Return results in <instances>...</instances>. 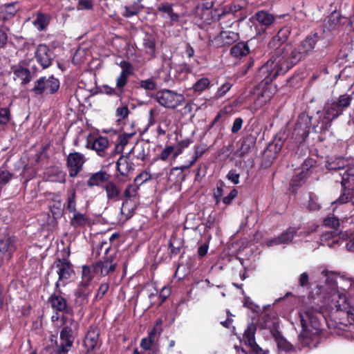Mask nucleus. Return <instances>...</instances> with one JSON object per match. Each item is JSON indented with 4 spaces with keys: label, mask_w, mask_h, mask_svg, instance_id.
I'll return each instance as SVG.
<instances>
[{
    "label": "nucleus",
    "mask_w": 354,
    "mask_h": 354,
    "mask_svg": "<svg viewBox=\"0 0 354 354\" xmlns=\"http://www.w3.org/2000/svg\"><path fill=\"white\" fill-rule=\"evenodd\" d=\"M291 30L290 26H283L268 43V48L274 49L275 51L261 68V74L265 76L264 80L267 83L274 80L277 76L287 73L302 59L308 56L315 47L317 41V34L316 33L307 36L301 41L297 48L289 43L279 48L288 40Z\"/></svg>",
    "instance_id": "1"
},
{
    "label": "nucleus",
    "mask_w": 354,
    "mask_h": 354,
    "mask_svg": "<svg viewBox=\"0 0 354 354\" xmlns=\"http://www.w3.org/2000/svg\"><path fill=\"white\" fill-rule=\"evenodd\" d=\"M333 303L336 317L342 315L333 326V334L351 338L354 330V280L344 272L333 271Z\"/></svg>",
    "instance_id": "2"
},
{
    "label": "nucleus",
    "mask_w": 354,
    "mask_h": 354,
    "mask_svg": "<svg viewBox=\"0 0 354 354\" xmlns=\"http://www.w3.org/2000/svg\"><path fill=\"white\" fill-rule=\"evenodd\" d=\"M302 330L299 337L303 339H313L319 333V323L313 310H306L300 313Z\"/></svg>",
    "instance_id": "3"
},
{
    "label": "nucleus",
    "mask_w": 354,
    "mask_h": 354,
    "mask_svg": "<svg viewBox=\"0 0 354 354\" xmlns=\"http://www.w3.org/2000/svg\"><path fill=\"white\" fill-rule=\"evenodd\" d=\"M52 269L55 270L58 275L57 281L55 283L56 290L59 293H62L60 287L66 286L75 273L73 266L69 261L65 259H58L54 262Z\"/></svg>",
    "instance_id": "4"
},
{
    "label": "nucleus",
    "mask_w": 354,
    "mask_h": 354,
    "mask_svg": "<svg viewBox=\"0 0 354 354\" xmlns=\"http://www.w3.org/2000/svg\"><path fill=\"white\" fill-rule=\"evenodd\" d=\"M139 187L135 184H129L122 194L123 202L120 209L121 214L126 218L131 217L136 208V201L138 199Z\"/></svg>",
    "instance_id": "5"
},
{
    "label": "nucleus",
    "mask_w": 354,
    "mask_h": 354,
    "mask_svg": "<svg viewBox=\"0 0 354 354\" xmlns=\"http://www.w3.org/2000/svg\"><path fill=\"white\" fill-rule=\"evenodd\" d=\"M59 81L53 75L41 77L34 82L31 91L36 95H47L55 93L59 88Z\"/></svg>",
    "instance_id": "6"
},
{
    "label": "nucleus",
    "mask_w": 354,
    "mask_h": 354,
    "mask_svg": "<svg viewBox=\"0 0 354 354\" xmlns=\"http://www.w3.org/2000/svg\"><path fill=\"white\" fill-rule=\"evenodd\" d=\"M333 177L335 178V183H339L344 188L345 192L335 201L338 204L347 203L351 194L349 192L350 184L354 181V171L353 169H348L341 172L339 169L333 168ZM335 203V202H333Z\"/></svg>",
    "instance_id": "7"
},
{
    "label": "nucleus",
    "mask_w": 354,
    "mask_h": 354,
    "mask_svg": "<svg viewBox=\"0 0 354 354\" xmlns=\"http://www.w3.org/2000/svg\"><path fill=\"white\" fill-rule=\"evenodd\" d=\"M78 324L71 318L65 322V326L60 332V344L58 348V354H66L71 348L74 338L72 335L73 330H76Z\"/></svg>",
    "instance_id": "8"
},
{
    "label": "nucleus",
    "mask_w": 354,
    "mask_h": 354,
    "mask_svg": "<svg viewBox=\"0 0 354 354\" xmlns=\"http://www.w3.org/2000/svg\"><path fill=\"white\" fill-rule=\"evenodd\" d=\"M155 99L160 105L167 109H175L184 101L183 95L169 89L158 91Z\"/></svg>",
    "instance_id": "9"
},
{
    "label": "nucleus",
    "mask_w": 354,
    "mask_h": 354,
    "mask_svg": "<svg viewBox=\"0 0 354 354\" xmlns=\"http://www.w3.org/2000/svg\"><path fill=\"white\" fill-rule=\"evenodd\" d=\"M351 235L348 231L344 230V226L341 225L339 220L333 216V245L339 244L349 239L346 244V250L354 252V236L351 237Z\"/></svg>",
    "instance_id": "10"
},
{
    "label": "nucleus",
    "mask_w": 354,
    "mask_h": 354,
    "mask_svg": "<svg viewBox=\"0 0 354 354\" xmlns=\"http://www.w3.org/2000/svg\"><path fill=\"white\" fill-rule=\"evenodd\" d=\"M15 250L14 239L6 232H0V266L11 259Z\"/></svg>",
    "instance_id": "11"
},
{
    "label": "nucleus",
    "mask_w": 354,
    "mask_h": 354,
    "mask_svg": "<svg viewBox=\"0 0 354 354\" xmlns=\"http://www.w3.org/2000/svg\"><path fill=\"white\" fill-rule=\"evenodd\" d=\"M257 328L254 324H250L245 330L243 335V342L253 354H268V351L263 350L255 341Z\"/></svg>",
    "instance_id": "12"
},
{
    "label": "nucleus",
    "mask_w": 354,
    "mask_h": 354,
    "mask_svg": "<svg viewBox=\"0 0 354 354\" xmlns=\"http://www.w3.org/2000/svg\"><path fill=\"white\" fill-rule=\"evenodd\" d=\"M101 342L99 340V330L96 328H90L87 331L84 341V354H97Z\"/></svg>",
    "instance_id": "13"
},
{
    "label": "nucleus",
    "mask_w": 354,
    "mask_h": 354,
    "mask_svg": "<svg viewBox=\"0 0 354 354\" xmlns=\"http://www.w3.org/2000/svg\"><path fill=\"white\" fill-rule=\"evenodd\" d=\"M86 147L95 151L99 156L104 158L109 153L111 145L107 137L100 136L88 140Z\"/></svg>",
    "instance_id": "14"
},
{
    "label": "nucleus",
    "mask_w": 354,
    "mask_h": 354,
    "mask_svg": "<svg viewBox=\"0 0 354 354\" xmlns=\"http://www.w3.org/2000/svg\"><path fill=\"white\" fill-rule=\"evenodd\" d=\"M117 263L112 255L106 257L93 266V271L101 276H106L114 272Z\"/></svg>",
    "instance_id": "15"
},
{
    "label": "nucleus",
    "mask_w": 354,
    "mask_h": 354,
    "mask_svg": "<svg viewBox=\"0 0 354 354\" xmlns=\"http://www.w3.org/2000/svg\"><path fill=\"white\" fill-rule=\"evenodd\" d=\"M85 158L83 154L79 152L69 153L67 158L69 176L72 178L75 177L82 170Z\"/></svg>",
    "instance_id": "16"
},
{
    "label": "nucleus",
    "mask_w": 354,
    "mask_h": 354,
    "mask_svg": "<svg viewBox=\"0 0 354 354\" xmlns=\"http://www.w3.org/2000/svg\"><path fill=\"white\" fill-rule=\"evenodd\" d=\"M35 58L44 68H46L51 65L54 54L46 45L39 44L35 52Z\"/></svg>",
    "instance_id": "17"
},
{
    "label": "nucleus",
    "mask_w": 354,
    "mask_h": 354,
    "mask_svg": "<svg viewBox=\"0 0 354 354\" xmlns=\"http://www.w3.org/2000/svg\"><path fill=\"white\" fill-rule=\"evenodd\" d=\"M259 75L261 78V84L266 86V87L263 88L261 95L257 99L258 103L261 105H263L269 102L272 99V97H273L274 94L276 92V89L275 88H273L272 85H270V84L273 81V80L268 83L266 82V81L264 80L265 76L261 74V69L259 70Z\"/></svg>",
    "instance_id": "18"
},
{
    "label": "nucleus",
    "mask_w": 354,
    "mask_h": 354,
    "mask_svg": "<svg viewBox=\"0 0 354 354\" xmlns=\"http://www.w3.org/2000/svg\"><path fill=\"white\" fill-rule=\"evenodd\" d=\"M106 196L109 201L117 202L122 199L120 187L113 181H108L104 186Z\"/></svg>",
    "instance_id": "19"
},
{
    "label": "nucleus",
    "mask_w": 354,
    "mask_h": 354,
    "mask_svg": "<svg viewBox=\"0 0 354 354\" xmlns=\"http://www.w3.org/2000/svg\"><path fill=\"white\" fill-rule=\"evenodd\" d=\"M351 102V97L348 94H344L339 97L337 101L333 102V118L342 114Z\"/></svg>",
    "instance_id": "20"
},
{
    "label": "nucleus",
    "mask_w": 354,
    "mask_h": 354,
    "mask_svg": "<svg viewBox=\"0 0 354 354\" xmlns=\"http://www.w3.org/2000/svg\"><path fill=\"white\" fill-rule=\"evenodd\" d=\"M254 19L259 24L263 26L266 28L270 27L272 25L276 19L273 14L264 10L257 12L254 15Z\"/></svg>",
    "instance_id": "21"
},
{
    "label": "nucleus",
    "mask_w": 354,
    "mask_h": 354,
    "mask_svg": "<svg viewBox=\"0 0 354 354\" xmlns=\"http://www.w3.org/2000/svg\"><path fill=\"white\" fill-rule=\"evenodd\" d=\"M12 69L15 80H21V84L24 85L27 84L31 81L32 76L29 69L20 66L12 67Z\"/></svg>",
    "instance_id": "22"
},
{
    "label": "nucleus",
    "mask_w": 354,
    "mask_h": 354,
    "mask_svg": "<svg viewBox=\"0 0 354 354\" xmlns=\"http://www.w3.org/2000/svg\"><path fill=\"white\" fill-rule=\"evenodd\" d=\"M110 175L106 171H100L93 174L87 180L88 187L100 186L102 183L108 182Z\"/></svg>",
    "instance_id": "23"
},
{
    "label": "nucleus",
    "mask_w": 354,
    "mask_h": 354,
    "mask_svg": "<svg viewBox=\"0 0 354 354\" xmlns=\"http://www.w3.org/2000/svg\"><path fill=\"white\" fill-rule=\"evenodd\" d=\"M117 170L120 175L127 176L132 170H133V163L129 160L127 156H122L117 161Z\"/></svg>",
    "instance_id": "24"
},
{
    "label": "nucleus",
    "mask_w": 354,
    "mask_h": 354,
    "mask_svg": "<svg viewBox=\"0 0 354 354\" xmlns=\"http://www.w3.org/2000/svg\"><path fill=\"white\" fill-rule=\"evenodd\" d=\"M57 290H55V292L50 296L49 300L51 306L56 310L62 312L66 310L67 307V302L66 299L60 295Z\"/></svg>",
    "instance_id": "25"
},
{
    "label": "nucleus",
    "mask_w": 354,
    "mask_h": 354,
    "mask_svg": "<svg viewBox=\"0 0 354 354\" xmlns=\"http://www.w3.org/2000/svg\"><path fill=\"white\" fill-rule=\"evenodd\" d=\"M254 141L252 138H245L240 142V146L235 151V156L237 157H243L248 154L251 149L254 147Z\"/></svg>",
    "instance_id": "26"
},
{
    "label": "nucleus",
    "mask_w": 354,
    "mask_h": 354,
    "mask_svg": "<svg viewBox=\"0 0 354 354\" xmlns=\"http://www.w3.org/2000/svg\"><path fill=\"white\" fill-rule=\"evenodd\" d=\"M50 19V16L42 12H38L35 19L33 21V25L39 31H42L46 29Z\"/></svg>",
    "instance_id": "27"
},
{
    "label": "nucleus",
    "mask_w": 354,
    "mask_h": 354,
    "mask_svg": "<svg viewBox=\"0 0 354 354\" xmlns=\"http://www.w3.org/2000/svg\"><path fill=\"white\" fill-rule=\"evenodd\" d=\"M218 39L222 45L230 46L239 39V35L233 31H222Z\"/></svg>",
    "instance_id": "28"
},
{
    "label": "nucleus",
    "mask_w": 354,
    "mask_h": 354,
    "mask_svg": "<svg viewBox=\"0 0 354 354\" xmlns=\"http://www.w3.org/2000/svg\"><path fill=\"white\" fill-rule=\"evenodd\" d=\"M249 51L248 46L243 42L238 43L230 50L231 55L237 58L247 55L249 53Z\"/></svg>",
    "instance_id": "29"
},
{
    "label": "nucleus",
    "mask_w": 354,
    "mask_h": 354,
    "mask_svg": "<svg viewBox=\"0 0 354 354\" xmlns=\"http://www.w3.org/2000/svg\"><path fill=\"white\" fill-rule=\"evenodd\" d=\"M72 213L73 215L71 221V224L74 227L84 226L88 223V218L86 215L77 212V210Z\"/></svg>",
    "instance_id": "30"
},
{
    "label": "nucleus",
    "mask_w": 354,
    "mask_h": 354,
    "mask_svg": "<svg viewBox=\"0 0 354 354\" xmlns=\"http://www.w3.org/2000/svg\"><path fill=\"white\" fill-rule=\"evenodd\" d=\"M158 10L160 12L166 13L169 17L171 25L174 22H176L179 20V15L174 12L171 5L168 3L160 4L158 6Z\"/></svg>",
    "instance_id": "31"
},
{
    "label": "nucleus",
    "mask_w": 354,
    "mask_h": 354,
    "mask_svg": "<svg viewBox=\"0 0 354 354\" xmlns=\"http://www.w3.org/2000/svg\"><path fill=\"white\" fill-rule=\"evenodd\" d=\"M297 232V228L289 227L284 232L280 234L279 236L282 244H289L291 243Z\"/></svg>",
    "instance_id": "32"
},
{
    "label": "nucleus",
    "mask_w": 354,
    "mask_h": 354,
    "mask_svg": "<svg viewBox=\"0 0 354 354\" xmlns=\"http://www.w3.org/2000/svg\"><path fill=\"white\" fill-rule=\"evenodd\" d=\"M93 275L91 274V270L88 266L82 267V281L80 286L84 288L87 287L92 281Z\"/></svg>",
    "instance_id": "33"
},
{
    "label": "nucleus",
    "mask_w": 354,
    "mask_h": 354,
    "mask_svg": "<svg viewBox=\"0 0 354 354\" xmlns=\"http://www.w3.org/2000/svg\"><path fill=\"white\" fill-rule=\"evenodd\" d=\"M143 45L146 53L150 55L152 57L155 56L156 42L151 37H147L145 38Z\"/></svg>",
    "instance_id": "34"
},
{
    "label": "nucleus",
    "mask_w": 354,
    "mask_h": 354,
    "mask_svg": "<svg viewBox=\"0 0 354 354\" xmlns=\"http://www.w3.org/2000/svg\"><path fill=\"white\" fill-rule=\"evenodd\" d=\"M210 84V80L207 77H202L197 80L192 86L195 92L201 93L205 90Z\"/></svg>",
    "instance_id": "35"
},
{
    "label": "nucleus",
    "mask_w": 354,
    "mask_h": 354,
    "mask_svg": "<svg viewBox=\"0 0 354 354\" xmlns=\"http://www.w3.org/2000/svg\"><path fill=\"white\" fill-rule=\"evenodd\" d=\"M76 194L75 190L71 189L68 191L67 198V209L70 212H75L76 210Z\"/></svg>",
    "instance_id": "36"
},
{
    "label": "nucleus",
    "mask_w": 354,
    "mask_h": 354,
    "mask_svg": "<svg viewBox=\"0 0 354 354\" xmlns=\"http://www.w3.org/2000/svg\"><path fill=\"white\" fill-rule=\"evenodd\" d=\"M162 331V320L159 319L156 322L153 328L149 332V337L155 342L158 339Z\"/></svg>",
    "instance_id": "37"
},
{
    "label": "nucleus",
    "mask_w": 354,
    "mask_h": 354,
    "mask_svg": "<svg viewBox=\"0 0 354 354\" xmlns=\"http://www.w3.org/2000/svg\"><path fill=\"white\" fill-rule=\"evenodd\" d=\"M139 87L146 91H155L157 88V84L153 77L140 81Z\"/></svg>",
    "instance_id": "38"
},
{
    "label": "nucleus",
    "mask_w": 354,
    "mask_h": 354,
    "mask_svg": "<svg viewBox=\"0 0 354 354\" xmlns=\"http://www.w3.org/2000/svg\"><path fill=\"white\" fill-rule=\"evenodd\" d=\"M133 136L132 133L130 134H122L118 137V143L115 147V149L118 150L119 152H122L124 147L128 144L129 139L131 138Z\"/></svg>",
    "instance_id": "39"
},
{
    "label": "nucleus",
    "mask_w": 354,
    "mask_h": 354,
    "mask_svg": "<svg viewBox=\"0 0 354 354\" xmlns=\"http://www.w3.org/2000/svg\"><path fill=\"white\" fill-rule=\"evenodd\" d=\"M129 110L127 105H123L117 108L115 111V115L118 118V121L124 120L128 117Z\"/></svg>",
    "instance_id": "40"
},
{
    "label": "nucleus",
    "mask_w": 354,
    "mask_h": 354,
    "mask_svg": "<svg viewBox=\"0 0 354 354\" xmlns=\"http://www.w3.org/2000/svg\"><path fill=\"white\" fill-rule=\"evenodd\" d=\"M151 178V175L149 172L145 171L139 174L136 176L134 179V184L138 185V187L140 185H142L144 183L147 182Z\"/></svg>",
    "instance_id": "41"
},
{
    "label": "nucleus",
    "mask_w": 354,
    "mask_h": 354,
    "mask_svg": "<svg viewBox=\"0 0 354 354\" xmlns=\"http://www.w3.org/2000/svg\"><path fill=\"white\" fill-rule=\"evenodd\" d=\"M321 206L318 203V198L315 195L310 194L309 196V201L308 208L310 211H317L320 209Z\"/></svg>",
    "instance_id": "42"
},
{
    "label": "nucleus",
    "mask_w": 354,
    "mask_h": 354,
    "mask_svg": "<svg viewBox=\"0 0 354 354\" xmlns=\"http://www.w3.org/2000/svg\"><path fill=\"white\" fill-rule=\"evenodd\" d=\"M13 177V174L6 169L0 168V184H7Z\"/></svg>",
    "instance_id": "43"
},
{
    "label": "nucleus",
    "mask_w": 354,
    "mask_h": 354,
    "mask_svg": "<svg viewBox=\"0 0 354 354\" xmlns=\"http://www.w3.org/2000/svg\"><path fill=\"white\" fill-rule=\"evenodd\" d=\"M124 13L123 15L126 17H131L132 16L136 15L140 12V8L138 5H132L129 6L124 7Z\"/></svg>",
    "instance_id": "44"
},
{
    "label": "nucleus",
    "mask_w": 354,
    "mask_h": 354,
    "mask_svg": "<svg viewBox=\"0 0 354 354\" xmlns=\"http://www.w3.org/2000/svg\"><path fill=\"white\" fill-rule=\"evenodd\" d=\"M307 173L304 171H302L299 174L295 176V178L292 180L290 185L292 187H299L301 186L302 182L306 178Z\"/></svg>",
    "instance_id": "45"
},
{
    "label": "nucleus",
    "mask_w": 354,
    "mask_h": 354,
    "mask_svg": "<svg viewBox=\"0 0 354 354\" xmlns=\"http://www.w3.org/2000/svg\"><path fill=\"white\" fill-rule=\"evenodd\" d=\"M320 243L322 245H327L329 248L332 247V232L328 231L323 233L320 237Z\"/></svg>",
    "instance_id": "46"
},
{
    "label": "nucleus",
    "mask_w": 354,
    "mask_h": 354,
    "mask_svg": "<svg viewBox=\"0 0 354 354\" xmlns=\"http://www.w3.org/2000/svg\"><path fill=\"white\" fill-rule=\"evenodd\" d=\"M10 120V113L8 108L0 109V124H6Z\"/></svg>",
    "instance_id": "47"
},
{
    "label": "nucleus",
    "mask_w": 354,
    "mask_h": 354,
    "mask_svg": "<svg viewBox=\"0 0 354 354\" xmlns=\"http://www.w3.org/2000/svg\"><path fill=\"white\" fill-rule=\"evenodd\" d=\"M232 84L230 82L223 83L218 89L216 96L217 97H221L224 96L232 88Z\"/></svg>",
    "instance_id": "48"
},
{
    "label": "nucleus",
    "mask_w": 354,
    "mask_h": 354,
    "mask_svg": "<svg viewBox=\"0 0 354 354\" xmlns=\"http://www.w3.org/2000/svg\"><path fill=\"white\" fill-rule=\"evenodd\" d=\"M224 187V183L223 181L220 180L216 184V189L214 190V196L216 199V203H218L220 200L221 199V197L223 196V188Z\"/></svg>",
    "instance_id": "49"
},
{
    "label": "nucleus",
    "mask_w": 354,
    "mask_h": 354,
    "mask_svg": "<svg viewBox=\"0 0 354 354\" xmlns=\"http://www.w3.org/2000/svg\"><path fill=\"white\" fill-rule=\"evenodd\" d=\"M102 249H104V252L106 254H107L110 250V246L108 245L107 241L106 240H102L96 245V248L94 250V252H96V255H100V250H102Z\"/></svg>",
    "instance_id": "50"
},
{
    "label": "nucleus",
    "mask_w": 354,
    "mask_h": 354,
    "mask_svg": "<svg viewBox=\"0 0 354 354\" xmlns=\"http://www.w3.org/2000/svg\"><path fill=\"white\" fill-rule=\"evenodd\" d=\"M120 66L122 68L121 73H124L128 75H131L132 74V64L127 61H122L120 63Z\"/></svg>",
    "instance_id": "51"
},
{
    "label": "nucleus",
    "mask_w": 354,
    "mask_h": 354,
    "mask_svg": "<svg viewBox=\"0 0 354 354\" xmlns=\"http://www.w3.org/2000/svg\"><path fill=\"white\" fill-rule=\"evenodd\" d=\"M169 247L171 251V254L176 255L180 252V243L177 241V240H170L169 243Z\"/></svg>",
    "instance_id": "52"
},
{
    "label": "nucleus",
    "mask_w": 354,
    "mask_h": 354,
    "mask_svg": "<svg viewBox=\"0 0 354 354\" xmlns=\"http://www.w3.org/2000/svg\"><path fill=\"white\" fill-rule=\"evenodd\" d=\"M109 288V284L108 283H102L96 293L95 298L97 299H100L103 297V296L107 292Z\"/></svg>",
    "instance_id": "53"
},
{
    "label": "nucleus",
    "mask_w": 354,
    "mask_h": 354,
    "mask_svg": "<svg viewBox=\"0 0 354 354\" xmlns=\"http://www.w3.org/2000/svg\"><path fill=\"white\" fill-rule=\"evenodd\" d=\"M129 76V75H128L120 73L116 81V86L118 88L122 90L124 88V86L127 84Z\"/></svg>",
    "instance_id": "54"
},
{
    "label": "nucleus",
    "mask_w": 354,
    "mask_h": 354,
    "mask_svg": "<svg viewBox=\"0 0 354 354\" xmlns=\"http://www.w3.org/2000/svg\"><path fill=\"white\" fill-rule=\"evenodd\" d=\"M283 142L284 141L281 138L276 137L272 143L270 145V147L271 149H274L275 152H278L281 149Z\"/></svg>",
    "instance_id": "55"
},
{
    "label": "nucleus",
    "mask_w": 354,
    "mask_h": 354,
    "mask_svg": "<svg viewBox=\"0 0 354 354\" xmlns=\"http://www.w3.org/2000/svg\"><path fill=\"white\" fill-rule=\"evenodd\" d=\"M239 174L233 169L230 170L227 174V178L234 185L239 183Z\"/></svg>",
    "instance_id": "56"
},
{
    "label": "nucleus",
    "mask_w": 354,
    "mask_h": 354,
    "mask_svg": "<svg viewBox=\"0 0 354 354\" xmlns=\"http://www.w3.org/2000/svg\"><path fill=\"white\" fill-rule=\"evenodd\" d=\"M238 192L236 189H233L229 194L223 198V203L225 205H229L237 196Z\"/></svg>",
    "instance_id": "57"
},
{
    "label": "nucleus",
    "mask_w": 354,
    "mask_h": 354,
    "mask_svg": "<svg viewBox=\"0 0 354 354\" xmlns=\"http://www.w3.org/2000/svg\"><path fill=\"white\" fill-rule=\"evenodd\" d=\"M332 272L328 270H323L321 273L320 280L326 284H330L331 281Z\"/></svg>",
    "instance_id": "58"
},
{
    "label": "nucleus",
    "mask_w": 354,
    "mask_h": 354,
    "mask_svg": "<svg viewBox=\"0 0 354 354\" xmlns=\"http://www.w3.org/2000/svg\"><path fill=\"white\" fill-rule=\"evenodd\" d=\"M174 151V147L171 146L167 147L164 149L160 154V159L166 160Z\"/></svg>",
    "instance_id": "59"
},
{
    "label": "nucleus",
    "mask_w": 354,
    "mask_h": 354,
    "mask_svg": "<svg viewBox=\"0 0 354 354\" xmlns=\"http://www.w3.org/2000/svg\"><path fill=\"white\" fill-rule=\"evenodd\" d=\"M1 13L3 14V20H6L14 15V14L15 13V10L12 5H8V6H6L5 13L4 12H2Z\"/></svg>",
    "instance_id": "60"
},
{
    "label": "nucleus",
    "mask_w": 354,
    "mask_h": 354,
    "mask_svg": "<svg viewBox=\"0 0 354 354\" xmlns=\"http://www.w3.org/2000/svg\"><path fill=\"white\" fill-rule=\"evenodd\" d=\"M243 122V121L241 118H236L232 127V132L237 133L241 129Z\"/></svg>",
    "instance_id": "61"
},
{
    "label": "nucleus",
    "mask_w": 354,
    "mask_h": 354,
    "mask_svg": "<svg viewBox=\"0 0 354 354\" xmlns=\"http://www.w3.org/2000/svg\"><path fill=\"white\" fill-rule=\"evenodd\" d=\"M154 342L153 340H151L149 337L143 338L140 342V346L145 350H149L151 344Z\"/></svg>",
    "instance_id": "62"
},
{
    "label": "nucleus",
    "mask_w": 354,
    "mask_h": 354,
    "mask_svg": "<svg viewBox=\"0 0 354 354\" xmlns=\"http://www.w3.org/2000/svg\"><path fill=\"white\" fill-rule=\"evenodd\" d=\"M308 279H309V277H308V274H307V272H303L300 275L299 279V285L302 287L307 286L309 283Z\"/></svg>",
    "instance_id": "63"
},
{
    "label": "nucleus",
    "mask_w": 354,
    "mask_h": 354,
    "mask_svg": "<svg viewBox=\"0 0 354 354\" xmlns=\"http://www.w3.org/2000/svg\"><path fill=\"white\" fill-rule=\"evenodd\" d=\"M209 245L207 243H203L198 248V254L200 257H203L208 251Z\"/></svg>",
    "instance_id": "64"
}]
</instances>
